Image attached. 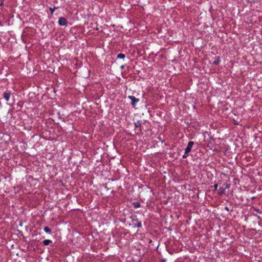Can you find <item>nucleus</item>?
Instances as JSON below:
<instances>
[{"label": "nucleus", "instance_id": "5", "mask_svg": "<svg viewBox=\"0 0 262 262\" xmlns=\"http://www.w3.org/2000/svg\"><path fill=\"white\" fill-rule=\"evenodd\" d=\"M11 94V93L10 91H7L4 93V98L7 101H8L9 100Z\"/></svg>", "mask_w": 262, "mask_h": 262}, {"label": "nucleus", "instance_id": "17", "mask_svg": "<svg viewBox=\"0 0 262 262\" xmlns=\"http://www.w3.org/2000/svg\"><path fill=\"white\" fill-rule=\"evenodd\" d=\"M225 209L226 210H227V211H228V212L230 211L229 208L228 207H227V206H226V207H225Z\"/></svg>", "mask_w": 262, "mask_h": 262}, {"label": "nucleus", "instance_id": "21", "mask_svg": "<svg viewBox=\"0 0 262 262\" xmlns=\"http://www.w3.org/2000/svg\"><path fill=\"white\" fill-rule=\"evenodd\" d=\"M257 218L259 219H261V217L260 216H257Z\"/></svg>", "mask_w": 262, "mask_h": 262}, {"label": "nucleus", "instance_id": "16", "mask_svg": "<svg viewBox=\"0 0 262 262\" xmlns=\"http://www.w3.org/2000/svg\"><path fill=\"white\" fill-rule=\"evenodd\" d=\"M188 156V154H185V153L184 155H183L182 158H186Z\"/></svg>", "mask_w": 262, "mask_h": 262}, {"label": "nucleus", "instance_id": "13", "mask_svg": "<svg viewBox=\"0 0 262 262\" xmlns=\"http://www.w3.org/2000/svg\"><path fill=\"white\" fill-rule=\"evenodd\" d=\"M134 205L135 208H138L140 207V203L137 202H134Z\"/></svg>", "mask_w": 262, "mask_h": 262}, {"label": "nucleus", "instance_id": "10", "mask_svg": "<svg viewBox=\"0 0 262 262\" xmlns=\"http://www.w3.org/2000/svg\"><path fill=\"white\" fill-rule=\"evenodd\" d=\"M43 230L47 233H51V229L49 227H47V226L45 227L44 228H43Z\"/></svg>", "mask_w": 262, "mask_h": 262}, {"label": "nucleus", "instance_id": "18", "mask_svg": "<svg viewBox=\"0 0 262 262\" xmlns=\"http://www.w3.org/2000/svg\"><path fill=\"white\" fill-rule=\"evenodd\" d=\"M152 240L151 239H149V241H148V243L149 244H151L152 243Z\"/></svg>", "mask_w": 262, "mask_h": 262}, {"label": "nucleus", "instance_id": "14", "mask_svg": "<svg viewBox=\"0 0 262 262\" xmlns=\"http://www.w3.org/2000/svg\"><path fill=\"white\" fill-rule=\"evenodd\" d=\"M254 210L256 211L257 212L259 213H261V211L259 209H257L256 208H254Z\"/></svg>", "mask_w": 262, "mask_h": 262}, {"label": "nucleus", "instance_id": "4", "mask_svg": "<svg viewBox=\"0 0 262 262\" xmlns=\"http://www.w3.org/2000/svg\"><path fill=\"white\" fill-rule=\"evenodd\" d=\"M128 98L132 100L131 104L134 106H135L136 105V103L139 101V99L136 98L134 96H129Z\"/></svg>", "mask_w": 262, "mask_h": 262}, {"label": "nucleus", "instance_id": "1", "mask_svg": "<svg viewBox=\"0 0 262 262\" xmlns=\"http://www.w3.org/2000/svg\"><path fill=\"white\" fill-rule=\"evenodd\" d=\"M132 223L134 228L138 227L140 228L141 227V222L138 220V219L135 216L132 219Z\"/></svg>", "mask_w": 262, "mask_h": 262}, {"label": "nucleus", "instance_id": "3", "mask_svg": "<svg viewBox=\"0 0 262 262\" xmlns=\"http://www.w3.org/2000/svg\"><path fill=\"white\" fill-rule=\"evenodd\" d=\"M194 145V142L193 141H189L187 144L186 148L185 149V154H189V152L191 151L192 146Z\"/></svg>", "mask_w": 262, "mask_h": 262}, {"label": "nucleus", "instance_id": "15", "mask_svg": "<svg viewBox=\"0 0 262 262\" xmlns=\"http://www.w3.org/2000/svg\"><path fill=\"white\" fill-rule=\"evenodd\" d=\"M213 188H214L215 190H216L217 188V187H218V184H215L214 185H213Z\"/></svg>", "mask_w": 262, "mask_h": 262}, {"label": "nucleus", "instance_id": "20", "mask_svg": "<svg viewBox=\"0 0 262 262\" xmlns=\"http://www.w3.org/2000/svg\"><path fill=\"white\" fill-rule=\"evenodd\" d=\"M121 68L122 69H123L124 68V66H122L121 67Z\"/></svg>", "mask_w": 262, "mask_h": 262}, {"label": "nucleus", "instance_id": "6", "mask_svg": "<svg viewBox=\"0 0 262 262\" xmlns=\"http://www.w3.org/2000/svg\"><path fill=\"white\" fill-rule=\"evenodd\" d=\"M141 124H142V122H141V121H140V120H138L135 123V127L136 128H139V131L140 132H141Z\"/></svg>", "mask_w": 262, "mask_h": 262}, {"label": "nucleus", "instance_id": "11", "mask_svg": "<svg viewBox=\"0 0 262 262\" xmlns=\"http://www.w3.org/2000/svg\"><path fill=\"white\" fill-rule=\"evenodd\" d=\"M125 54H122V53H120L117 55L118 58L123 59L125 58Z\"/></svg>", "mask_w": 262, "mask_h": 262}, {"label": "nucleus", "instance_id": "12", "mask_svg": "<svg viewBox=\"0 0 262 262\" xmlns=\"http://www.w3.org/2000/svg\"><path fill=\"white\" fill-rule=\"evenodd\" d=\"M57 8V7H54L53 8H51V7H50V8H49L50 11V12H51V15H52V14H53V12H54V10H55V9H56Z\"/></svg>", "mask_w": 262, "mask_h": 262}, {"label": "nucleus", "instance_id": "19", "mask_svg": "<svg viewBox=\"0 0 262 262\" xmlns=\"http://www.w3.org/2000/svg\"><path fill=\"white\" fill-rule=\"evenodd\" d=\"M1 6H2L4 5V3L2 1H1Z\"/></svg>", "mask_w": 262, "mask_h": 262}, {"label": "nucleus", "instance_id": "2", "mask_svg": "<svg viewBox=\"0 0 262 262\" xmlns=\"http://www.w3.org/2000/svg\"><path fill=\"white\" fill-rule=\"evenodd\" d=\"M58 24L61 26H67L68 21L64 17H60L58 20Z\"/></svg>", "mask_w": 262, "mask_h": 262}, {"label": "nucleus", "instance_id": "8", "mask_svg": "<svg viewBox=\"0 0 262 262\" xmlns=\"http://www.w3.org/2000/svg\"><path fill=\"white\" fill-rule=\"evenodd\" d=\"M221 60L220 57H217L216 59L213 61V64L215 65H217L220 62Z\"/></svg>", "mask_w": 262, "mask_h": 262}, {"label": "nucleus", "instance_id": "7", "mask_svg": "<svg viewBox=\"0 0 262 262\" xmlns=\"http://www.w3.org/2000/svg\"><path fill=\"white\" fill-rule=\"evenodd\" d=\"M43 244L45 246L49 245L50 243H52V241L50 239H45L42 242Z\"/></svg>", "mask_w": 262, "mask_h": 262}, {"label": "nucleus", "instance_id": "9", "mask_svg": "<svg viewBox=\"0 0 262 262\" xmlns=\"http://www.w3.org/2000/svg\"><path fill=\"white\" fill-rule=\"evenodd\" d=\"M218 193L219 195H222L225 193V189L222 187H220L218 190Z\"/></svg>", "mask_w": 262, "mask_h": 262}]
</instances>
